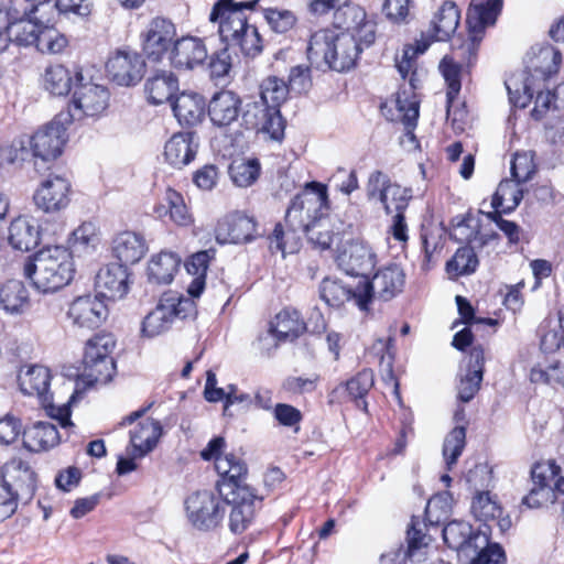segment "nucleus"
<instances>
[{"label":"nucleus","mask_w":564,"mask_h":564,"mask_svg":"<svg viewBox=\"0 0 564 564\" xmlns=\"http://www.w3.org/2000/svg\"><path fill=\"white\" fill-rule=\"evenodd\" d=\"M215 468L223 478L217 484L219 495H223V489L225 486H228L225 490L227 492H235L236 487L250 488L248 485L243 484L242 479L247 474V466L239 457L235 456L234 454H227L224 455V457L217 458Z\"/></svg>","instance_id":"2f4dec72"},{"label":"nucleus","mask_w":564,"mask_h":564,"mask_svg":"<svg viewBox=\"0 0 564 564\" xmlns=\"http://www.w3.org/2000/svg\"><path fill=\"white\" fill-rule=\"evenodd\" d=\"M0 304L9 313H22L29 305V294L23 283L18 280L4 283L0 289Z\"/></svg>","instance_id":"49530a36"},{"label":"nucleus","mask_w":564,"mask_h":564,"mask_svg":"<svg viewBox=\"0 0 564 564\" xmlns=\"http://www.w3.org/2000/svg\"><path fill=\"white\" fill-rule=\"evenodd\" d=\"M242 123L247 129L269 135L271 140L281 141L284 137L285 123L280 110L262 100H254L241 108Z\"/></svg>","instance_id":"4468645a"},{"label":"nucleus","mask_w":564,"mask_h":564,"mask_svg":"<svg viewBox=\"0 0 564 564\" xmlns=\"http://www.w3.org/2000/svg\"><path fill=\"white\" fill-rule=\"evenodd\" d=\"M226 490V487L223 489ZM224 498L225 507L230 505L231 511L229 514V529L234 533H242L254 517L256 501L258 497L251 488H238L235 492L223 491L220 495Z\"/></svg>","instance_id":"6ab92c4d"},{"label":"nucleus","mask_w":564,"mask_h":564,"mask_svg":"<svg viewBox=\"0 0 564 564\" xmlns=\"http://www.w3.org/2000/svg\"><path fill=\"white\" fill-rule=\"evenodd\" d=\"M207 110L214 126L229 127L241 113V99L231 90H220L212 97Z\"/></svg>","instance_id":"cd10ccee"},{"label":"nucleus","mask_w":564,"mask_h":564,"mask_svg":"<svg viewBox=\"0 0 564 564\" xmlns=\"http://www.w3.org/2000/svg\"><path fill=\"white\" fill-rule=\"evenodd\" d=\"M185 507L189 522L202 531L216 528L224 519L225 502L219 494L195 492L186 499Z\"/></svg>","instance_id":"1a4fd4ad"},{"label":"nucleus","mask_w":564,"mask_h":564,"mask_svg":"<svg viewBox=\"0 0 564 564\" xmlns=\"http://www.w3.org/2000/svg\"><path fill=\"white\" fill-rule=\"evenodd\" d=\"M438 68L447 84V116H449L452 102L457 97L462 87L460 65L453 57L444 56Z\"/></svg>","instance_id":"8fccbe9b"},{"label":"nucleus","mask_w":564,"mask_h":564,"mask_svg":"<svg viewBox=\"0 0 564 564\" xmlns=\"http://www.w3.org/2000/svg\"><path fill=\"white\" fill-rule=\"evenodd\" d=\"M471 512L479 521H492L500 532L511 527L510 518L503 517L502 508L490 496L489 491H478L471 502Z\"/></svg>","instance_id":"72a5a7b5"},{"label":"nucleus","mask_w":564,"mask_h":564,"mask_svg":"<svg viewBox=\"0 0 564 564\" xmlns=\"http://www.w3.org/2000/svg\"><path fill=\"white\" fill-rule=\"evenodd\" d=\"M519 185L514 181L500 182L492 198L494 207H502L503 212L513 210L523 197V191L519 188Z\"/></svg>","instance_id":"603ef678"},{"label":"nucleus","mask_w":564,"mask_h":564,"mask_svg":"<svg viewBox=\"0 0 564 564\" xmlns=\"http://www.w3.org/2000/svg\"><path fill=\"white\" fill-rule=\"evenodd\" d=\"M359 283L355 286H348L338 279L325 278L319 286L321 299L329 306L340 307L346 302H354L359 307L357 293Z\"/></svg>","instance_id":"79ce46f5"},{"label":"nucleus","mask_w":564,"mask_h":564,"mask_svg":"<svg viewBox=\"0 0 564 564\" xmlns=\"http://www.w3.org/2000/svg\"><path fill=\"white\" fill-rule=\"evenodd\" d=\"M289 93V86L283 79L269 76L260 84L259 99L274 107L275 110H280L281 105L286 101Z\"/></svg>","instance_id":"09e8293b"},{"label":"nucleus","mask_w":564,"mask_h":564,"mask_svg":"<svg viewBox=\"0 0 564 564\" xmlns=\"http://www.w3.org/2000/svg\"><path fill=\"white\" fill-rule=\"evenodd\" d=\"M333 24L341 33L354 34L366 47L375 42V23L367 19L366 11L358 4L345 3L334 12Z\"/></svg>","instance_id":"2eb2a0df"},{"label":"nucleus","mask_w":564,"mask_h":564,"mask_svg":"<svg viewBox=\"0 0 564 564\" xmlns=\"http://www.w3.org/2000/svg\"><path fill=\"white\" fill-rule=\"evenodd\" d=\"M41 24L33 21L30 13L23 11L20 15V11L15 8L12 14V21L8 28L9 36L19 45H33L36 41V34L40 30Z\"/></svg>","instance_id":"a18cd8bd"},{"label":"nucleus","mask_w":564,"mask_h":564,"mask_svg":"<svg viewBox=\"0 0 564 564\" xmlns=\"http://www.w3.org/2000/svg\"><path fill=\"white\" fill-rule=\"evenodd\" d=\"M44 88L54 96H66L75 85V75L63 65H50L43 77Z\"/></svg>","instance_id":"de8ad7c7"},{"label":"nucleus","mask_w":564,"mask_h":564,"mask_svg":"<svg viewBox=\"0 0 564 564\" xmlns=\"http://www.w3.org/2000/svg\"><path fill=\"white\" fill-rule=\"evenodd\" d=\"M329 203L325 185L310 183L297 194L285 212V226L303 230V235L312 247L327 250L335 238L332 220L328 214Z\"/></svg>","instance_id":"f257e3e1"},{"label":"nucleus","mask_w":564,"mask_h":564,"mask_svg":"<svg viewBox=\"0 0 564 564\" xmlns=\"http://www.w3.org/2000/svg\"><path fill=\"white\" fill-rule=\"evenodd\" d=\"M289 90L295 93H304L312 86L311 69L305 65H296L291 67L289 74Z\"/></svg>","instance_id":"338daca9"},{"label":"nucleus","mask_w":564,"mask_h":564,"mask_svg":"<svg viewBox=\"0 0 564 564\" xmlns=\"http://www.w3.org/2000/svg\"><path fill=\"white\" fill-rule=\"evenodd\" d=\"M99 243L97 228L93 223H83L69 238V245L74 252H88Z\"/></svg>","instance_id":"6e6d98bb"},{"label":"nucleus","mask_w":564,"mask_h":564,"mask_svg":"<svg viewBox=\"0 0 564 564\" xmlns=\"http://www.w3.org/2000/svg\"><path fill=\"white\" fill-rule=\"evenodd\" d=\"M109 91L102 85L87 82L80 70L75 72V85L72 106L68 111L69 121L80 120L84 117H95L108 106Z\"/></svg>","instance_id":"0eeeda50"},{"label":"nucleus","mask_w":564,"mask_h":564,"mask_svg":"<svg viewBox=\"0 0 564 564\" xmlns=\"http://www.w3.org/2000/svg\"><path fill=\"white\" fill-rule=\"evenodd\" d=\"M502 3V0H471L466 18L467 39L454 46L455 54L467 65L476 59L485 30L496 23Z\"/></svg>","instance_id":"39448f33"},{"label":"nucleus","mask_w":564,"mask_h":564,"mask_svg":"<svg viewBox=\"0 0 564 564\" xmlns=\"http://www.w3.org/2000/svg\"><path fill=\"white\" fill-rule=\"evenodd\" d=\"M405 284V273L397 263L380 268L372 279L359 281V308L368 311L375 300L390 301L402 292Z\"/></svg>","instance_id":"423d86ee"},{"label":"nucleus","mask_w":564,"mask_h":564,"mask_svg":"<svg viewBox=\"0 0 564 564\" xmlns=\"http://www.w3.org/2000/svg\"><path fill=\"white\" fill-rule=\"evenodd\" d=\"M560 466L554 460L536 463L531 471L533 487L522 498V503L529 508L546 507L555 502V494L552 490V480L556 478Z\"/></svg>","instance_id":"f3484780"},{"label":"nucleus","mask_w":564,"mask_h":564,"mask_svg":"<svg viewBox=\"0 0 564 564\" xmlns=\"http://www.w3.org/2000/svg\"><path fill=\"white\" fill-rule=\"evenodd\" d=\"M533 383H558L564 386V365L556 361L546 367L535 366L530 371Z\"/></svg>","instance_id":"e2e57ef3"},{"label":"nucleus","mask_w":564,"mask_h":564,"mask_svg":"<svg viewBox=\"0 0 564 564\" xmlns=\"http://www.w3.org/2000/svg\"><path fill=\"white\" fill-rule=\"evenodd\" d=\"M364 46L365 44L359 42L354 34L337 33L328 69L336 72L349 70L355 66Z\"/></svg>","instance_id":"c756f323"},{"label":"nucleus","mask_w":564,"mask_h":564,"mask_svg":"<svg viewBox=\"0 0 564 564\" xmlns=\"http://www.w3.org/2000/svg\"><path fill=\"white\" fill-rule=\"evenodd\" d=\"M97 294L102 299L120 300L129 291V272L126 265L107 264L98 271L95 279Z\"/></svg>","instance_id":"b1692460"},{"label":"nucleus","mask_w":564,"mask_h":564,"mask_svg":"<svg viewBox=\"0 0 564 564\" xmlns=\"http://www.w3.org/2000/svg\"><path fill=\"white\" fill-rule=\"evenodd\" d=\"M144 62L135 52L118 51L109 57L106 69L108 76L120 86L138 83L143 74Z\"/></svg>","instance_id":"4be33fe9"},{"label":"nucleus","mask_w":564,"mask_h":564,"mask_svg":"<svg viewBox=\"0 0 564 564\" xmlns=\"http://www.w3.org/2000/svg\"><path fill=\"white\" fill-rule=\"evenodd\" d=\"M466 481L477 492L485 491L492 481V470L486 463L476 464L466 474Z\"/></svg>","instance_id":"69168bd1"},{"label":"nucleus","mask_w":564,"mask_h":564,"mask_svg":"<svg viewBox=\"0 0 564 564\" xmlns=\"http://www.w3.org/2000/svg\"><path fill=\"white\" fill-rule=\"evenodd\" d=\"M466 445V430L463 426L454 427L445 437L443 444V457L446 469L452 470L456 465Z\"/></svg>","instance_id":"3c124183"},{"label":"nucleus","mask_w":564,"mask_h":564,"mask_svg":"<svg viewBox=\"0 0 564 564\" xmlns=\"http://www.w3.org/2000/svg\"><path fill=\"white\" fill-rule=\"evenodd\" d=\"M373 386V373L371 370H362L357 376L346 382V390L349 395L355 400H360L358 406L362 405L364 410H367V403L364 401V397L369 392Z\"/></svg>","instance_id":"052dcab7"},{"label":"nucleus","mask_w":564,"mask_h":564,"mask_svg":"<svg viewBox=\"0 0 564 564\" xmlns=\"http://www.w3.org/2000/svg\"><path fill=\"white\" fill-rule=\"evenodd\" d=\"M338 267L349 275H366L376 264V254L362 241H350L337 256Z\"/></svg>","instance_id":"393cba45"},{"label":"nucleus","mask_w":564,"mask_h":564,"mask_svg":"<svg viewBox=\"0 0 564 564\" xmlns=\"http://www.w3.org/2000/svg\"><path fill=\"white\" fill-rule=\"evenodd\" d=\"M367 196L370 200L379 202L386 214L404 213L412 197L411 189L392 183L387 174L375 171L367 183Z\"/></svg>","instance_id":"9d476101"},{"label":"nucleus","mask_w":564,"mask_h":564,"mask_svg":"<svg viewBox=\"0 0 564 564\" xmlns=\"http://www.w3.org/2000/svg\"><path fill=\"white\" fill-rule=\"evenodd\" d=\"M258 0H218L209 14V21L218 23L220 39L228 47H238L246 56L254 57L262 51V39L250 22Z\"/></svg>","instance_id":"f03ea898"},{"label":"nucleus","mask_w":564,"mask_h":564,"mask_svg":"<svg viewBox=\"0 0 564 564\" xmlns=\"http://www.w3.org/2000/svg\"><path fill=\"white\" fill-rule=\"evenodd\" d=\"M56 426L50 422H36L23 433V444L31 452L48 449L59 442Z\"/></svg>","instance_id":"ea45409f"},{"label":"nucleus","mask_w":564,"mask_h":564,"mask_svg":"<svg viewBox=\"0 0 564 564\" xmlns=\"http://www.w3.org/2000/svg\"><path fill=\"white\" fill-rule=\"evenodd\" d=\"M181 257L173 251H161L151 257L148 263L149 281L155 284H170L181 265Z\"/></svg>","instance_id":"e433bc0d"},{"label":"nucleus","mask_w":564,"mask_h":564,"mask_svg":"<svg viewBox=\"0 0 564 564\" xmlns=\"http://www.w3.org/2000/svg\"><path fill=\"white\" fill-rule=\"evenodd\" d=\"M208 52L203 40L184 36L174 42L170 53L171 64L178 69H193L205 63Z\"/></svg>","instance_id":"bb28decb"},{"label":"nucleus","mask_w":564,"mask_h":564,"mask_svg":"<svg viewBox=\"0 0 564 564\" xmlns=\"http://www.w3.org/2000/svg\"><path fill=\"white\" fill-rule=\"evenodd\" d=\"M394 107L398 115L393 120H399L404 124L406 130L404 137L416 148L417 141L413 130L419 119V100L415 95L409 96L405 90H402L395 96Z\"/></svg>","instance_id":"a19ab883"},{"label":"nucleus","mask_w":564,"mask_h":564,"mask_svg":"<svg viewBox=\"0 0 564 564\" xmlns=\"http://www.w3.org/2000/svg\"><path fill=\"white\" fill-rule=\"evenodd\" d=\"M306 329L304 321L295 310H283L270 324V333L279 341L294 340Z\"/></svg>","instance_id":"58836bf2"},{"label":"nucleus","mask_w":564,"mask_h":564,"mask_svg":"<svg viewBox=\"0 0 564 564\" xmlns=\"http://www.w3.org/2000/svg\"><path fill=\"white\" fill-rule=\"evenodd\" d=\"M74 273L72 252L62 246L43 248L24 264V275L43 293L63 289L73 280Z\"/></svg>","instance_id":"7ed1b4c3"},{"label":"nucleus","mask_w":564,"mask_h":564,"mask_svg":"<svg viewBox=\"0 0 564 564\" xmlns=\"http://www.w3.org/2000/svg\"><path fill=\"white\" fill-rule=\"evenodd\" d=\"M147 249L144 238L133 231L120 232L112 241V253L123 265L139 262Z\"/></svg>","instance_id":"473e14b6"},{"label":"nucleus","mask_w":564,"mask_h":564,"mask_svg":"<svg viewBox=\"0 0 564 564\" xmlns=\"http://www.w3.org/2000/svg\"><path fill=\"white\" fill-rule=\"evenodd\" d=\"M460 11L453 1H444L434 13L429 28L415 41V53L423 54L433 42L448 41L459 25Z\"/></svg>","instance_id":"9b49d317"},{"label":"nucleus","mask_w":564,"mask_h":564,"mask_svg":"<svg viewBox=\"0 0 564 564\" xmlns=\"http://www.w3.org/2000/svg\"><path fill=\"white\" fill-rule=\"evenodd\" d=\"M478 259L473 248L462 247L457 249L453 258L447 262L446 270L456 276L475 272Z\"/></svg>","instance_id":"4d7b16f0"},{"label":"nucleus","mask_w":564,"mask_h":564,"mask_svg":"<svg viewBox=\"0 0 564 564\" xmlns=\"http://www.w3.org/2000/svg\"><path fill=\"white\" fill-rule=\"evenodd\" d=\"M300 234L303 230H295L290 227L284 229L282 224H276L271 236L270 247L285 253H294L300 248Z\"/></svg>","instance_id":"864d4df0"},{"label":"nucleus","mask_w":564,"mask_h":564,"mask_svg":"<svg viewBox=\"0 0 564 564\" xmlns=\"http://www.w3.org/2000/svg\"><path fill=\"white\" fill-rule=\"evenodd\" d=\"M260 173V164L256 160L235 161L229 167L232 182L239 187H248L256 182Z\"/></svg>","instance_id":"13d9d810"},{"label":"nucleus","mask_w":564,"mask_h":564,"mask_svg":"<svg viewBox=\"0 0 564 564\" xmlns=\"http://www.w3.org/2000/svg\"><path fill=\"white\" fill-rule=\"evenodd\" d=\"M52 379L51 370L41 365L24 366L18 373V383L23 394L36 397L47 415L56 420L63 429L73 427L69 403L75 398L74 392L67 402L56 404L51 391Z\"/></svg>","instance_id":"20e7f679"},{"label":"nucleus","mask_w":564,"mask_h":564,"mask_svg":"<svg viewBox=\"0 0 564 564\" xmlns=\"http://www.w3.org/2000/svg\"><path fill=\"white\" fill-rule=\"evenodd\" d=\"M70 123L69 115L61 112L52 121L41 127L33 135L28 138L35 159L50 162L57 159L67 141L66 126Z\"/></svg>","instance_id":"6e6552de"},{"label":"nucleus","mask_w":564,"mask_h":564,"mask_svg":"<svg viewBox=\"0 0 564 564\" xmlns=\"http://www.w3.org/2000/svg\"><path fill=\"white\" fill-rule=\"evenodd\" d=\"M197 149V138L193 132H180L165 143L164 156L170 165L181 169L195 159Z\"/></svg>","instance_id":"7c9ffc66"},{"label":"nucleus","mask_w":564,"mask_h":564,"mask_svg":"<svg viewBox=\"0 0 564 564\" xmlns=\"http://www.w3.org/2000/svg\"><path fill=\"white\" fill-rule=\"evenodd\" d=\"M176 36L175 25L167 19L154 18L142 32L143 51L149 59L160 62Z\"/></svg>","instance_id":"a211bd4d"},{"label":"nucleus","mask_w":564,"mask_h":564,"mask_svg":"<svg viewBox=\"0 0 564 564\" xmlns=\"http://www.w3.org/2000/svg\"><path fill=\"white\" fill-rule=\"evenodd\" d=\"M193 303L176 294H165L156 307L150 312L143 321L142 332L149 337H154L167 330L175 318H185L192 310Z\"/></svg>","instance_id":"f8f14e48"},{"label":"nucleus","mask_w":564,"mask_h":564,"mask_svg":"<svg viewBox=\"0 0 564 564\" xmlns=\"http://www.w3.org/2000/svg\"><path fill=\"white\" fill-rule=\"evenodd\" d=\"M205 100L194 91H183L172 101L174 116L181 124L194 126L204 117Z\"/></svg>","instance_id":"f704fd0d"},{"label":"nucleus","mask_w":564,"mask_h":564,"mask_svg":"<svg viewBox=\"0 0 564 564\" xmlns=\"http://www.w3.org/2000/svg\"><path fill=\"white\" fill-rule=\"evenodd\" d=\"M534 154L532 151L517 152L511 161V175L517 184L532 178L535 173Z\"/></svg>","instance_id":"bf43d9fd"},{"label":"nucleus","mask_w":564,"mask_h":564,"mask_svg":"<svg viewBox=\"0 0 564 564\" xmlns=\"http://www.w3.org/2000/svg\"><path fill=\"white\" fill-rule=\"evenodd\" d=\"M33 45L41 53L57 54L66 47L67 40L56 29L41 24Z\"/></svg>","instance_id":"5fc2aeb1"},{"label":"nucleus","mask_w":564,"mask_h":564,"mask_svg":"<svg viewBox=\"0 0 564 564\" xmlns=\"http://www.w3.org/2000/svg\"><path fill=\"white\" fill-rule=\"evenodd\" d=\"M178 80L171 72H161L150 77L145 83V93L153 105L171 101Z\"/></svg>","instance_id":"c03bdc74"},{"label":"nucleus","mask_w":564,"mask_h":564,"mask_svg":"<svg viewBox=\"0 0 564 564\" xmlns=\"http://www.w3.org/2000/svg\"><path fill=\"white\" fill-rule=\"evenodd\" d=\"M263 15L270 28L276 33H285L296 23L295 14L285 9L267 8Z\"/></svg>","instance_id":"680f3d73"},{"label":"nucleus","mask_w":564,"mask_h":564,"mask_svg":"<svg viewBox=\"0 0 564 564\" xmlns=\"http://www.w3.org/2000/svg\"><path fill=\"white\" fill-rule=\"evenodd\" d=\"M115 347L116 338L112 334H98L87 341L84 365L95 381L110 379L113 375L116 365L111 354Z\"/></svg>","instance_id":"ddd939ff"},{"label":"nucleus","mask_w":564,"mask_h":564,"mask_svg":"<svg viewBox=\"0 0 564 564\" xmlns=\"http://www.w3.org/2000/svg\"><path fill=\"white\" fill-rule=\"evenodd\" d=\"M67 317L80 328H97L108 317V307L98 294L76 297L68 306Z\"/></svg>","instance_id":"aec40b11"},{"label":"nucleus","mask_w":564,"mask_h":564,"mask_svg":"<svg viewBox=\"0 0 564 564\" xmlns=\"http://www.w3.org/2000/svg\"><path fill=\"white\" fill-rule=\"evenodd\" d=\"M8 241L15 250L30 251L39 245V228L28 217H18L9 226Z\"/></svg>","instance_id":"4c0bfd02"},{"label":"nucleus","mask_w":564,"mask_h":564,"mask_svg":"<svg viewBox=\"0 0 564 564\" xmlns=\"http://www.w3.org/2000/svg\"><path fill=\"white\" fill-rule=\"evenodd\" d=\"M2 481L12 487L15 496L26 503L31 501L36 489V476L28 462L21 458H12L1 468Z\"/></svg>","instance_id":"412c9836"},{"label":"nucleus","mask_w":564,"mask_h":564,"mask_svg":"<svg viewBox=\"0 0 564 564\" xmlns=\"http://www.w3.org/2000/svg\"><path fill=\"white\" fill-rule=\"evenodd\" d=\"M473 564H505V553L498 544H490L487 536V544L479 547Z\"/></svg>","instance_id":"774afa93"},{"label":"nucleus","mask_w":564,"mask_h":564,"mask_svg":"<svg viewBox=\"0 0 564 564\" xmlns=\"http://www.w3.org/2000/svg\"><path fill=\"white\" fill-rule=\"evenodd\" d=\"M72 184L61 175H48L40 183L33 194V202L37 209L46 214H54L65 209L70 202Z\"/></svg>","instance_id":"dca6fc26"},{"label":"nucleus","mask_w":564,"mask_h":564,"mask_svg":"<svg viewBox=\"0 0 564 564\" xmlns=\"http://www.w3.org/2000/svg\"><path fill=\"white\" fill-rule=\"evenodd\" d=\"M442 533L444 542L451 549L464 552H477L487 544V532H473L471 525L466 521H451L443 528Z\"/></svg>","instance_id":"a878e982"},{"label":"nucleus","mask_w":564,"mask_h":564,"mask_svg":"<svg viewBox=\"0 0 564 564\" xmlns=\"http://www.w3.org/2000/svg\"><path fill=\"white\" fill-rule=\"evenodd\" d=\"M336 34L333 30L323 29L311 35L306 54L311 64L316 68L328 69Z\"/></svg>","instance_id":"c9c22d12"},{"label":"nucleus","mask_w":564,"mask_h":564,"mask_svg":"<svg viewBox=\"0 0 564 564\" xmlns=\"http://www.w3.org/2000/svg\"><path fill=\"white\" fill-rule=\"evenodd\" d=\"M256 234L254 219L239 213L225 216L215 228V238L221 245L248 242L256 237Z\"/></svg>","instance_id":"5701e85b"},{"label":"nucleus","mask_w":564,"mask_h":564,"mask_svg":"<svg viewBox=\"0 0 564 564\" xmlns=\"http://www.w3.org/2000/svg\"><path fill=\"white\" fill-rule=\"evenodd\" d=\"M154 215L170 220L180 227H189L194 224V216L187 207L181 193L173 188H166L162 200L153 208Z\"/></svg>","instance_id":"c85d7f7f"},{"label":"nucleus","mask_w":564,"mask_h":564,"mask_svg":"<svg viewBox=\"0 0 564 564\" xmlns=\"http://www.w3.org/2000/svg\"><path fill=\"white\" fill-rule=\"evenodd\" d=\"M162 433L160 422L147 417L140 421L130 432V443L139 456L151 452Z\"/></svg>","instance_id":"37998d69"},{"label":"nucleus","mask_w":564,"mask_h":564,"mask_svg":"<svg viewBox=\"0 0 564 564\" xmlns=\"http://www.w3.org/2000/svg\"><path fill=\"white\" fill-rule=\"evenodd\" d=\"M482 381L480 370H467L460 373L457 383V398L462 402H469L479 391Z\"/></svg>","instance_id":"0e129e2a"}]
</instances>
